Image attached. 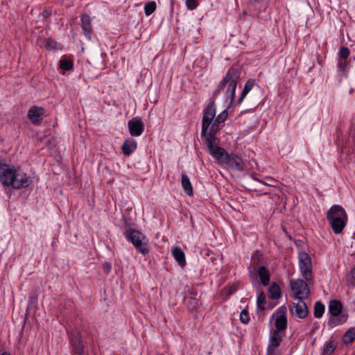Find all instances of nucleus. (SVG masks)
Listing matches in <instances>:
<instances>
[{
  "instance_id": "f257e3e1",
  "label": "nucleus",
  "mask_w": 355,
  "mask_h": 355,
  "mask_svg": "<svg viewBox=\"0 0 355 355\" xmlns=\"http://www.w3.org/2000/svg\"><path fill=\"white\" fill-rule=\"evenodd\" d=\"M0 180L3 185L15 189L26 188L31 182L30 176L19 167L6 164H0Z\"/></svg>"
},
{
  "instance_id": "f03ea898",
  "label": "nucleus",
  "mask_w": 355,
  "mask_h": 355,
  "mask_svg": "<svg viewBox=\"0 0 355 355\" xmlns=\"http://www.w3.org/2000/svg\"><path fill=\"white\" fill-rule=\"evenodd\" d=\"M241 71L236 67H230L214 92L213 96L216 98L222 92L225 96V101L232 105L235 97V91L240 80Z\"/></svg>"
},
{
  "instance_id": "7ed1b4c3",
  "label": "nucleus",
  "mask_w": 355,
  "mask_h": 355,
  "mask_svg": "<svg viewBox=\"0 0 355 355\" xmlns=\"http://www.w3.org/2000/svg\"><path fill=\"white\" fill-rule=\"evenodd\" d=\"M327 218L333 232L338 234L343 232L347 225V214L342 206L334 205L328 210Z\"/></svg>"
},
{
  "instance_id": "20e7f679",
  "label": "nucleus",
  "mask_w": 355,
  "mask_h": 355,
  "mask_svg": "<svg viewBox=\"0 0 355 355\" xmlns=\"http://www.w3.org/2000/svg\"><path fill=\"white\" fill-rule=\"evenodd\" d=\"M124 235L141 254L146 255L149 252L148 244L145 242L146 236L141 232L130 229L124 232Z\"/></svg>"
},
{
  "instance_id": "39448f33",
  "label": "nucleus",
  "mask_w": 355,
  "mask_h": 355,
  "mask_svg": "<svg viewBox=\"0 0 355 355\" xmlns=\"http://www.w3.org/2000/svg\"><path fill=\"white\" fill-rule=\"evenodd\" d=\"M290 286L292 292V297L294 299H305L309 297L310 290L306 282L301 279L291 280Z\"/></svg>"
},
{
  "instance_id": "423d86ee",
  "label": "nucleus",
  "mask_w": 355,
  "mask_h": 355,
  "mask_svg": "<svg viewBox=\"0 0 355 355\" xmlns=\"http://www.w3.org/2000/svg\"><path fill=\"white\" fill-rule=\"evenodd\" d=\"M70 346L74 353L82 355L84 353V345L82 335L77 329H73L68 331Z\"/></svg>"
},
{
  "instance_id": "0eeeda50",
  "label": "nucleus",
  "mask_w": 355,
  "mask_h": 355,
  "mask_svg": "<svg viewBox=\"0 0 355 355\" xmlns=\"http://www.w3.org/2000/svg\"><path fill=\"white\" fill-rule=\"evenodd\" d=\"M284 334L278 330H272L270 334L269 342L266 349V355H279L277 347L282 342Z\"/></svg>"
},
{
  "instance_id": "6e6552de",
  "label": "nucleus",
  "mask_w": 355,
  "mask_h": 355,
  "mask_svg": "<svg viewBox=\"0 0 355 355\" xmlns=\"http://www.w3.org/2000/svg\"><path fill=\"white\" fill-rule=\"evenodd\" d=\"M216 116V104L210 102L203 110L202 121V134L206 133L212 123Z\"/></svg>"
},
{
  "instance_id": "1a4fd4ad",
  "label": "nucleus",
  "mask_w": 355,
  "mask_h": 355,
  "mask_svg": "<svg viewBox=\"0 0 355 355\" xmlns=\"http://www.w3.org/2000/svg\"><path fill=\"white\" fill-rule=\"evenodd\" d=\"M299 266L302 277L309 281L311 279V260L309 255L304 252L299 253Z\"/></svg>"
},
{
  "instance_id": "9d476101",
  "label": "nucleus",
  "mask_w": 355,
  "mask_h": 355,
  "mask_svg": "<svg viewBox=\"0 0 355 355\" xmlns=\"http://www.w3.org/2000/svg\"><path fill=\"white\" fill-rule=\"evenodd\" d=\"M210 154L217 159L218 163L224 164L228 157L229 153L221 147L218 146L216 141H209L205 142Z\"/></svg>"
},
{
  "instance_id": "9b49d317",
  "label": "nucleus",
  "mask_w": 355,
  "mask_h": 355,
  "mask_svg": "<svg viewBox=\"0 0 355 355\" xmlns=\"http://www.w3.org/2000/svg\"><path fill=\"white\" fill-rule=\"evenodd\" d=\"M293 315H295L300 318H305L309 314V309L304 299L298 300L297 303H293L290 308Z\"/></svg>"
},
{
  "instance_id": "f8f14e48",
  "label": "nucleus",
  "mask_w": 355,
  "mask_h": 355,
  "mask_svg": "<svg viewBox=\"0 0 355 355\" xmlns=\"http://www.w3.org/2000/svg\"><path fill=\"white\" fill-rule=\"evenodd\" d=\"M130 134L133 137L140 136L144 130V125L140 119L133 118L128 123Z\"/></svg>"
},
{
  "instance_id": "ddd939ff",
  "label": "nucleus",
  "mask_w": 355,
  "mask_h": 355,
  "mask_svg": "<svg viewBox=\"0 0 355 355\" xmlns=\"http://www.w3.org/2000/svg\"><path fill=\"white\" fill-rule=\"evenodd\" d=\"M227 157L224 164H227L229 168L236 171H242L244 170L243 162L237 155L232 153L229 154Z\"/></svg>"
},
{
  "instance_id": "4468645a",
  "label": "nucleus",
  "mask_w": 355,
  "mask_h": 355,
  "mask_svg": "<svg viewBox=\"0 0 355 355\" xmlns=\"http://www.w3.org/2000/svg\"><path fill=\"white\" fill-rule=\"evenodd\" d=\"M44 115V109L37 106H33L28 110V118L33 124H38L42 120Z\"/></svg>"
},
{
  "instance_id": "2eb2a0df",
  "label": "nucleus",
  "mask_w": 355,
  "mask_h": 355,
  "mask_svg": "<svg viewBox=\"0 0 355 355\" xmlns=\"http://www.w3.org/2000/svg\"><path fill=\"white\" fill-rule=\"evenodd\" d=\"M81 27L85 36L87 39L91 40L92 33L93 30L91 22V18L87 14L82 15L81 16Z\"/></svg>"
},
{
  "instance_id": "dca6fc26",
  "label": "nucleus",
  "mask_w": 355,
  "mask_h": 355,
  "mask_svg": "<svg viewBox=\"0 0 355 355\" xmlns=\"http://www.w3.org/2000/svg\"><path fill=\"white\" fill-rule=\"evenodd\" d=\"M220 123H216V120L213 121L212 123L210 125V129L208 131H206V133L202 134V136H204L205 138V142H208L210 141H216L217 139L215 137V135L219 130V125Z\"/></svg>"
},
{
  "instance_id": "f3484780",
  "label": "nucleus",
  "mask_w": 355,
  "mask_h": 355,
  "mask_svg": "<svg viewBox=\"0 0 355 355\" xmlns=\"http://www.w3.org/2000/svg\"><path fill=\"white\" fill-rule=\"evenodd\" d=\"M137 144L133 139L126 140L122 145V153L125 156H129L137 149Z\"/></svg>"
},
{
  "instance_id": "a211bd4d",
  "label": "nucleus",
  "mask_w": 355,
  "mask_h": 355,
  "mask_svg": "<svg viewBox=\"0 0 355 355\" xmlns=\"http://www.w3.org/2000/svg\"><path fill=\"white\" fill-rule=\"evenodd\" d=\"M173 255L175 261L182 267H184L186 265V259L184 252L180 247H175L173 250Z\"/></svg>"
},
{
  "instance_id": "6ab92c4d",
  "label": "nucleus",
  "mask_w": 355,
  "mask_h": 355,
  "mask_svg": "<svg viewBox=\"0 0 355 355\" xmlns=\"http://www.w3.org/2000/svg\"><path fill=\"white\" fill-rule=\"evenodd\" d=\"M181 178V184L184 192L189 196H193V187L189 177L185 173H182Z\"/></svg>"
},
{
  "instance_id": "aec40b11",
  "label": "nucleus",
  "mask_w": 355,
  "mask_h": 355,
  "mask_svg": "<svg viewBox=\"0 0 355 355\" xmlns=\"http://www.w3.org/2000/svg\"><path fill=\"white\" fill-rule=\"evenodd\" d=\"M275 324L276 327L275 330H278V332H281L286 328L287 318L284 312L276 318Z\"/></svg>"
},
{
  "instance_id": "412c9836",
  "label": "nucleus",
  "mask_w": 355,
  "mask_h": 355,
  "mask_svg": "<svg viewBox=\"0 0 355 355\" xmlns=\"http://www.w3.org/2000/svg\"><path fill=\"white\" fill-rule=\"evenodd\" d=\"M257 275L263 286H268L270 282V273L265 266H260L257 270Z\"/></svg>"
},
{
  "instance_id": "4be33fe9",
  "label": "nucleus",
  "mask_w": 355,
  "mask_h": 355,
  "mask_svg": "<svg viewBox=\"0 0 355 355\" xmlns=\"http://www.w3.org/2000/svg\"><path fill=\"white\" fill-rule=\"evenodd\" d=\"M342 311V304L339 301L332 300L329 305V312L332 316H339Z\"/></svg>"
},
{
  "instance_id": "5701e85b",
  "label": "nucleus",
  "mask_w": 355,
  "mask_h": 355,
  "mask_svg": "<svg viewBox=\"0 0 355 355\" xmlns=\"http://www.w3.org/2000/svg\"><path fill=\"white\" fill-rule=\"evenodd\" d=\"M355 340V327L349 329L343 336V342L346 345L352 344Z\"/></svg>"
},
{
  "instance_id": "b1692460",
  "label": "nucleus",
  "mask_w": 355,
  "mask_h": 355,
  "mask_svg": "<svg viewBox=\"0 0 355 355\" xmlns=\"http://www.w3.org/2000/svg\"><path fill=\"white\" fill-rule=\"evenodd\" d=\"M336 348V343L333 340L327 342L322 349V355H331Z\"/></svg>"
},
{
  "instance_id": "393cba45",
  "label": "nucleus",
  "mask_w": 355,
  "mask_h": 355,
  "mask_svg": "<svg viewBox=\"0 0 355 355\" xmlns=\"http://www.w3.org/2000/svg\"><path fill=\"white\" fill-rule=\"evenodd\" d=\"M254 85L253 80H248L246 83L245 84L243 90L238 100V104H241L247 94L249 93V92L252 89L253 86Z\"/></svg>"
},
{
  "instance_id": "a878e982",
  "label": "nucleus",
  "mask_w": 355,
  "mask_h": 355,
  "mask_svg": "<svg viewBox=\"0 0 355 355\" xmlns=\"http://www.w3.org/2000/svg\"><path fill=\"white\" fill-rule=\"evenodd\" d=\"M270 297L272 299H278L281 297V290L279 286L273 283L269 288Z\"/></svg>"
},
{
  "instance_id": "bb28decb",
  "label": "nucleus",
  "mask_w": 355,
  "mask_h": 355,
  "mask_svg": "<svg viewBox=\"0 0 355 355\" xmlns=\"http://www.w3.org/2000/svg\"><path fill=\"white\" fill-rule=\"evenodd\" d=\"M324 305L320 301H318L314 304V316L316 318H320L324 312Z\"/></svg>"
},
{
  "instance_id": "cd10ccee",
  "label": "nucleus",
  "mask_w": 355,
  "mask_h": 355,
  "mask_svg": "<svg viewBox=\"0 0 355 355\" xmlns=\"http://www.w3.org/2000/svg\"><path fill=\"white\" fill-rule=\"evenodd\" d=\"M338 316L331 315L328 320V325L331 327H335L345 322L346 318L345 317L342 316L340 318H338Z\"/></svg>"
},
{
  "instance_id": "c85d7f7f",
  "label": "nucleus",
  "mask_w": 355,
  "mask_h": 355,
  "mask_svg": "<svg viewBox=\"0 0 355 355\" xmlns=\"http://www.w3.org/2000/svg\"><path fill=\"white\" fill-rule=\"evenodd\" d=\"M73 67V63L71 60L62 58L60 61V68L62 70L69 71Z\"/></svg>"
},
{
  "instance_id": "c756f323",
  "label": "nucleus",
  "mask_w": 355,
  "mask_h": 355,
  "mask_svg": "<svg viewBox=\"0 0 355 355\" xmlns=\"http://www.w3.org/2000/svg\"><path fill=\"white\" fill-rule=\"evenodd\" d=\"M156 3L155 1H149L145 4L144 12L148 16L153 14L156 10Z\"/></svg>"
},
{
  "instance_id": "7c9ffc66",
  "label": "nucleus",
  "mask_w": 355,
  "mask_h": 355,
  "mask_svg": "<svg viewBox=\"0 0 355 355\" xmlns=\"http://www.w3.org/2000/svg\"><path fill=\"white\" fill-rule=\"evenodd\" d=\"M266 295L263 293H259L257 296V304L260 309H265Z\"/></svg>"
},
{
  "instance_id": "2f4dec72",
  "label": "nucleus",
  "mask_w": 355,
  "mask_h": 355,
  "mask_svg": "<svg viewBox=\"0 0 355 355\" xmlns=\"http://www.w3.org/2000/svg\"><path fill=\"white\" fill-rule=\"evenodd\" d=\"M187 300H189L188 302V307L189 309L193 310L195 309L198 304V301L196 298V297H189L185 298Z\"/></svg>"
},
{
  "instance_id": "473e14b6",
  "label": "nucleus",
  "mask_w": 355,
  "mask_h": 355,
  "mask_svg": "<svg viewBox=\"0 0 355 355\" xmlns=\"http://www.w3.org/2000/svg\"><path fill=\"white\" fill-rule=\"evenodd\" d=\"M349 55V49L345 46H341L339 51V60H346Z\"/></svg>"
},
{
  "instance_id": "72a5a7b5",
  "label": "nucleus",
  "mask_w": 355,
  "mask_h": 355,
  "mask_svg": "<svg viewBox=\"0 0 355 355\" xmlns=\"http://www.w3.org/2000/svg\"><path fill=\"white\" fill-rule=\"evenodd\" d=\"M249 313L247 310L243 309L240 313V320L244 324H248L250 321Z\"/></svg>"
},
{
  "instance_id": "f704fd0d",
  "label": "nucleus",
  "mask_w": 355,
  "mask_h": 355,
  "mask_svg": "<svg viewBox=\"0 0 355 355\" xmlns=\"http://www.w3.org/2000/svg\"><path fill=\"white\" fill-rule=\"evenodd\" d=\"M348 64L346 60H338V69L342 73H346L347 71Z\"/></svg>"
},
{
  "instance_id": "c9c22d12",
  "label": "nucleus",
  "mask_w": 355,
  "mask_h": 355,
  "mask_svg": "<svg viewBox=\"0 0 355 355\" xmlns=\"http://www.w3.org/2000/svg\"><path fill=\"white\" fill-rule=\"evenodd\" d=\"M228 112L227 110H223L221 113H220L216 117V123H223L227 118Z\"/></svg>"
},
{
  "instance_id": "e433bc0d",
  "label": "nucleus",
  "mask_w": 355,
  "mask_h": 355,
  "mask_svg": "<svg viewBox=\"0 0 355 355\" xmlns=\"http://www.w3.org/2000/svg\"><path fill=\"white\" fill-rule=\"evenodd\" d=\"M198 5V0H186V6L190 10H193Z\"/></svg>"
},
{
  "instance_id": "4c0bfd02",
  "label": "nucleus",
  "mask_w": 355,
  "mask_h": 355,
  "mask_svg": "<svg viewBox=\"0 0 355 355\" xmlns=\"http://www.w3.org/2000/svg\"><path fill=\"white\" fill-rule=\"evenodd\" d=\"M348 278L355 281V268L351 270Z\"/></svg>"
},
{
  "instance_id": "58836bf2",
  "label": "nucleus",
  "mask_w": 355,
  "mask_h": 355,
  "mask_svg": "<svg viewBox=\"0 0 355 355\" xmlns=\"http://www.w3.org/2000/svg\"><path fill=\"white\" fill-rule=\"evenodd\" d=\"M187 292L190 295V297H196L197 296V292L193 289L189 288Z\"/></svg>"
},
{
  "instance_id": "ea45409f",
  "label": "nucleus",
  "mask_w": 355,
  "mask_h": 355,
  "mask_svg": "<svg viewBox=\"0 0 355 355\" xmlns=\"http://www.w3.org/2000/svg\"><path fill=\"white\" fill-rule=\"evenodd\" d=\"M104 265L105 270L106 271L107 273H109L111 270V265L107 262H105Z\"/></svg>"
},
{
  "instance_id": "a19ab883",
  "label": "nucleus",
  "mask_w": 355,
  "mask_h": 355,
  "mask_svg": "<svg viewBox=\"0 0 355 355\" xmlns=\"http://www.w3.org/2000/svg\"><path fill=\"white\" fill-rule=\"evenodd\" d=\"M42 15L44 17L47 18L50 15V13L48 11L45 10L42 12Z\"/></svg>"
},
{
  "instance_id": "79ce46f5",
  "label": "nucleus",
  "mask_w": 355,
  "mask_h": 355,
  "mask_svg": "<svg viewBox=\"0 0 355 355\" xmlns=\"http://www.w3.org/2000/svg\"><path fill=\"white\" fill-rule=\"evenodd\" d=\"M1 355H11V354L8 352H5L2 353Z\"/></svg>"
},
{
  "instance_id": "37998d69",
  "label": "nucleus",
  "mask_w": 355,
  "mask_h": 355,
  "mask_svg": "<svg viewBox=\"0 0 355 355\" xmlns=\"http://www.w3.org/2000/svg\"><path fill=\"white\" fill-rule=\"evenodd\" d=\"M251 2H254V3H257L259 2L260 0H250Z\"/></svg>"
},
{
  "instance_id": "c03bdc74",
  "label": "nucleus",
  "mask_w": 355,
  "mask_h": 355,
  "mask_svg": "<svg viewBox=\"0 0 355 355\" xmlns=\"http://www.w3.org/2000/svg\"><path fill=\"white\" fill-rule=\"evenodd\" d=\"M353 91H354V90H353V89H351L349 90V93H350V94H352V93L353 92Z\"/></svg>"
}]
</instances>
